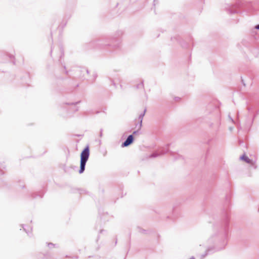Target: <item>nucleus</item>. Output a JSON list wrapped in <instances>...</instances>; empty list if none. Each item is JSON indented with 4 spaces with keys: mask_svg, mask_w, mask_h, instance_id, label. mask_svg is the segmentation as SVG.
<instances>
[{
    "mask_svg": "<svg viewBox=\"0 0 259 259\" xmlns=\"http://www.w3.org/2000/svg\"><path fill=\"white\" fill-rule=\"evenodd\" d=\"M90 147H85L80 153V169L79 173L82 174L85 170L86 163L90 156Z\"/></svg>",
    "mask_w": 259,
    "mask_h": 259,
    "instance_id": "obj_1",
    "label": "nucleus"
},
{
    "mask_svg": "<svg viewBox=\"0 0 259 259\" xmlns=\"http://www.w3.org/2000/svg\"><path fill=\"white\" fill-rule=\"evenodd\" d=\"M230 216L228 212H226L224 215L220 224V231L223 234V236L226 237L229 230Z\"/></svg>",
    "mask_w": 259,
    "mask_h": 259,
    "instance_id": "obj_2",
    "label": "nucleus"
},
{
    "mask_svg": "<svg viewBox=\"0 0 259 259\" xmlns=\"http://www.w3.org/2000/svg\"><path fill=\"white\" fill-rule=\"evenodd\" d=\"M168 150L165 149L164 147H161L157 150L155 151L149 155L150 158H155L160 156L167 152Z\"/></svg>",
    "mask_w": 259,
    "mask_h": 259,
    "instance_id": "obj_3",
    "label": "nucleus"
},
{
    "mask_svg": "<svg viewBox=\"0 0 259 259\" xmlns=\"http://www.w3.org/2000/svg\"><path fill=\"white\" fill-rule=\"evenodd\" d=\"M241 4L238 2L236 4L230 6L228 9V11L230 14L238 13L239 11L238 9L241 7Z\"/></svg>",
    "mask_w": 259,
    "mask_h": 259,
    "instance_id": "obj_4",
    "label": "nucleus"
},
{
    "mask_svg": "<svg viewBox=\"0 0 259 259\" xmlns=\"http://www.w3.org/2000/svg\"><path fill=\"white\" fill-rule=\"evenodd\" d=\"M218 234L219 232H217V233H215L214 234L212 235L207 240V245H210L211 244H213L214 243H216V242L218 240Z\"/></svg>",
    "mask_w": 259,
    "mask_h": 259,
    "instance_id": "obj_5",
    "label": "nucleus"
},
{
    "mask_svg": "<svg viewBox=\"0 0 259 259\" xmlns=\"http://www.w3.org/2000/svg\"><path fill=\"white\" fill-rule=\"evenodd\" d=\"M239 159L240 160L243 161L248 164H251V165H254V162L253 160L249 158V157L247 155H246L245 154H244L242 155H241Z\"/></svg>",
    "mask_w": 259,
    "mask_h": 259,
    "instance_id": "obj_6",
    "label": "nucleus"
},
{
    "mask_svg": "<svg viewBox=\"0 0 259 259\" xmlns=\"http://www.w3.org/2000/svg\"><path fill=\"white\" fill-rule=\"evenodd\" d=\"M134 140L133 135H130L127 137L125 141L122 143L121 146H129L133 143Z\"/></svg>",
    "mask_w": 259,
    "mask_h": 259,
    "instance_id": "obj_7",
    "label": "nucleus"
},
{
    "mask_svg": "<svg viewBox=\"0 0 259 259\" xmlns=\"http://www.w3.org/2000/svg\"><path fill=\"white\" fill-rule=\"evenodd\" d=\"M244 52L247 54H252L255 56L257 50L253 47L246 48V50H244Z\"/></svg>",
    "mask_w": 259,
    "mask_h": 259,
    "instance_id": "obj_8",
    "label": "nucleus"
},
{
    "mask_svg": "<svg viewBox=\"0 0 259 259\" xmlns=\"http://www.w3.org/2000/svg\"><path fill=\"white\" fill-rule=\"evenodd\" d=\"M146 112V109H145L143 112L140 114L139 116V129H140L142 125V121L143 119V117L144 116L145 113Z\"/></svg>",
    "mask_w": 259,
    "mask_h": 259,
    "instance_id": "obj_9",
    "label": "nucleus"
},
{
    "mask_svg": "<svg viewBox=\"0 0 259 259\" xmlns=\"http://www.w3.org/2000/svg\"><path fill=\"white\" fill-rule=\"evenodd\" d=\"M40 255H42L43 256L38 257V259H51V256L49 253H47L46 254H40Z\"/></svg>",
    "mask_w": 259,
    "mask_h": 259,
    "instance_id": "obj_10",
    "label": "nucleus"
},
{
    "mask_svg": "<svg viewBox=\"0 0 259 259\" xmlns=\"http://www.w3.org/2000/svg\"><path fill=\"white\" fill-rule=\"evenodd\" d=\"M254 118L253 117L249 122L248 123H247V127L249 129L250 128V127L251 126L252 124H253V120H254Z\"/></svg>",
    "mask_w": 259,
    "mask_h": 259,
    "instance_id": "obj_11",
    "label": "nucleus"
},
{
    "mask_svg": "<svg viewBox=\"0 0 259 259\" xmlns=\"http://www.w3.org/2000/svg\"><path fill=\"white\" fill-rule=\"evenodd\" d=\"M56 246V244H53L52 243H48V246L50 248H52L53 247H55Z\"/></svg>",
    "mask_w": 259,
    "mask_h": 259,
    "instance_id": "obj_12",
    "label": "nucleus"
},
{
    "mask_svg": "<svg viewBox=\"0 0 259 259\" xmlns=\"http://www.w3.org/2000/svg\"><path fill=\"white\" fill-rule=\"evenodd\" d=\"M100 152L102 153L104 156H105L106 154V150L104 149H100Z\"/></svg>",
    "mask_w": 259,
    "mask_h": 259,
    "instance_id": "obj_13",
    "label": "nucleus"
},
{
    "mask_svg": "<svg viewBox=\"0 0 259 259\" xmlns=\"http://www.w3.org/2000/svg\"><path fill=\"white\" fill-rule=\"evenodd\" d=\"M79 102H80V101L77 102H75V103L72 102V103H66V104L73 105H76V104H78Z\"/></svg>",
    "mask_w": 259,
    "mask_h": 259,
    "instance_id": "obj_14",
    "label": "nucleus"
},
{
    "mask_svg": "<svg viewBox=\"0 0 259 259\" xmlns=\"http://www.w3.org/2000/svg\"><path fill=\"white\" fill-rule=\"evenodd\" d=\"M254 28L255 29L259 30V24L256 25Z\"/></svg>",
    "mask_w": 259,
    "mask_h": 259,
    "instance_id": "obj_15",
    "label": "nucleus"
},
{
    "mask_svg": "<svg viewBox=\"0 0 259 259\" xmlns=\"http://www.w3.org/2000/svg\"><path fill=\"white\" fill-rule=\"evenodd\" d=\"M117 45H119L120 44V42H121V40L120 39H118L117 40ZM115 47H118V45H117V46L116 45Z\"/></svg>",
    "mask_w": 259,
    "mask_h": 259,
    "instance_id": "obj_16",
    "label": "nucleus"
},
{
    "mask_svg": "<svg viewBox=\"0 0 259 259\" xmlns=\"http://www.w3.org/2000/svg\"><path fill=\"white\" fill-rule=\"evenodd\" d=\"M106 108H105L103 109V110H102V111L103 112H104V113H106Z\"/></svg>",
    "mask_w": 259,
    "mask_h": 259,
    "instance_id": "obj_17",
    "label": "nucleus"
},
{
    "mask_svg": "<svg viewBox=\"0 0 259 259\" xmlns=\"http://www.w3.org/2000/svg\"><path fill=\"white\" fill-rule=\"evenodd\" d=\"M229 118L230 119V120H231V121L232 122H234V120L232 118V117L230 115H229Z\"/></svg>",
    "mask_w": 259,
    "mask_h": 259,
    "instance_id": "obj_18",
    "label": "nucleus"
},
{
    "mask_svg": "<svg viewBox=\"0 0 259 259\" xmlns=\"http://www.w3.org/2000/svg\"><path fill=\"white\" fill-rule=\"evenodd\" d=\"M102 132H103V130L101 129V130H100V136L101 137L102 136Z\"/></svg>",
    "mask_w": 259,
    "mask_h": 259,
    "instance_id": "obj_19",
    "label": "nucleus"
},
{
    "mask_svg": "<svg viewBox=\"0 0 259 259\" xmlns=\"http://www.w3.org/2000/svg\"><path fill=\"white\" fill-rule=\"evenodd\" d=\"M210 141H211V139L208 141V142H207V143L206 144H211Z\"/></svg>",
    "mask_w": 259,
    "mask_h": 259,
    "instance_id": "obj_20",
    "label": "nucleus"
},
{
    "mask_svg": "<svg viewBox=\"0 0 259 259\" xmlns=\"http://www.w3.org/2000/svg\"><path fill=\"white\" fill-rule=\"evenodd\" d=\"M23 228L24 230L26 232V233L28 234V232L26 231V229L24 227V226H23Z\"/></svg>",
    "mask_w": 259,
    "mask_h": 259,
    "instance_id": "obj_21",
    "label": "nucleus"
},
{
    "mask_svg": "<svg viewBox=\"0 0 259 259\" xmlns=\"http://www.w3.org/2000/svg\"><path fill=\"white\" fill-rule=\"evenodd\" d=\"M242 144H243V142L242 141H241V140H239V144L241 145Z\"/></svg>",
    "mask_w": 259,
    "mask_h": 259,
    "instance_id": "obj_22",
    "label": "nucleus"
},
{
    "mask_svg": "<svg viewBox=\"0 0 259 259\" xmlns=\"http://www.w3.org/2000/svg\"><path fill=\"white\" fill-rule=\"evenodd\" d=\"M226 245V242L225 241H224L223 242V246H225Z\"/></svg>",
    "mask_w": 259,
    "mask_h": 259,
    "instance_id": "obj_23",
    "label": "nucleus"
},
{
    "mask_svg": "<svg viewBox=\"0 0 259 259\" xmlns=\"http://www.w3.org/2000/svg\"><path fill=\"white\" fill-rule=\"evenodd\" d=\"M97 76V75L96 73L94 74V77L96 78Z\"/></svg>",
    "mask_w": 259,
    "mask_h": 259,
    "instance_id": "obj_24",
    "label": "nucleus"
},
{
    "mask_svg": "<svg viewBox=\"0 0 259 259\" xmlns=\"http://www.w3.org/2000/svg\"><path fill=\"white\" fill-rule=\"evenodd\" d=\"M179 99H180V98L179 97L176 98V100H178Z\"/></svg>",
    "mask_w": 259,
    "mask_h": 259,
    "instance_id": "obj_25",
    "label": "nucleus"
},
{
    "mask_svg": "<svg viewBox=\"0 0 259 259\" xmlns=\"http://www.w3.org/2000/svg\"><path fill=\"white\" fill-rule=\"evenodd\" d=\"M190 259H195L194 257L192 256Z\"/></svg>",
    "mask_w": 259,
    "mask_h": 259,
    "instance_id": "obj_26",
    "label": "nucleus"
},
{
    "mask_svg": "<svg viewBox=\"0 0 259 259\" xmlns=\"http://www.w3.org/2000/svg\"><path fill=\"white\" fill-rule=\"evenodd\" d=\"M229 129H230V131H232V129H233V128H232V127H230L229 128Z\"/></svg>",
    "mask_w": 259,
    "mask_h": 259,
    "instance_id": "obj_27",
    "label": "nucleus"
},
{
    "mask_svg": "<svg viewBox=\"0 0 259 259\" xmlns=\"http://www.w3.org/2000/svg\"><path fill=\"white\" fill-rule=\"evenodd\" d=\"M103 231H104L103 230H101L100 233H101Z\"/></svg>",
    "mask_w": 259,
    "mask_h": 259,
    "instance_id": "obj_28",
    "label": "nucleus"
},
{
    "mask_svg": "<svg viewBox=\"0 0 259 259\" xmlns=\"http://www.w3.org/2000/svg\"><path fill=\"white\" fill-rule=\"evenodd\" d=\"M99 113H100V112H99V111H97V112H96V114H99Z\"/></svg>",
    "mask_w": 259,
    "mask_h": 259,
    "instance_id": "obj_29",
    "label": "nucleus"
},
{
    "mask_svg": "<svg viewBox=\"0 0 259 259\" xmlns=\"http://www.w3.org/2000/svg\"><path fill=\"white\" fill-rule=\"evenodd\" d=\"M85 70H86L87 73H89V70L88 69H86Z\"/></svg>",
    "mask_w": 259,
    "mask_h": 259,
    "instance_id": "obj_30",
    "label": "nucleus"
},
{
    "mask_svg": "<svg viewBox=\"0 0 259 259\" xmlns=\"http://www.w3.org/2000/svg\"><path fill=\"white\" fill-rule=\"evenodd\" d=\"M136 133H137V132H136V131H135V132H134V134H136Z\"/></svg>",
    "mask_w": 259,
    "mask_h": 259,
    "instance_id": "obj_31",
    "label": "nucleus"
},
{
    "mask_svg": "<svg viewBox=\"0 0 259 259\" xmlns=\"http://www.w3.org/2000/svg\"><path fill=\"white\" fill-rule=\"evenodd\" d=\"M77 136H82V135H77Z\"/></svg>",
    "mask_w": 259,
    "mask_h": 259,
    "instance_id": "obj_32",
    "label": "nucleus"
}]
</instances>
